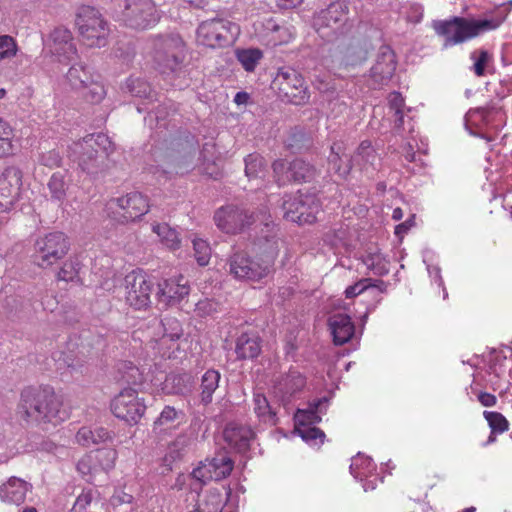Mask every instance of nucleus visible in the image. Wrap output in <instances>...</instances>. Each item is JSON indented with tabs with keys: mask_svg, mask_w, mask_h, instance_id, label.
<instances>
[{
	"mask_svg": "<svg viewBox=\"0 0 512 512\" xmlns=\"http://www.w3.org/2000/svg\"><path fill=\"white\" fill-rule=\"evenodd\" d=\"M17 416L27 425L47 429L56 427L70 417V409L60 395L49 386H28L20 393Z\"/></svg>",
	"mask_w": 512,
	"mask_h": 512,
	"instance_id": "f257e3e1",
	"label": "nucleus"
},
{
	"mask_svg": "<svg viewBox=\"0 0 512 512\" xmlns=\"http://www.w3.org/2000/svg\"><path fill=\"white\" fill-rule=\"evenodd\" d=\"M280 240H267L255 257L246 252H234L228 259L229 274L236 280L260 282L274 272L275 260L280 250Z\"/></svg>",
	"mask_w": 512,
	"mask_h": 512,
	"instance_id": "f03ea898",
	"label": "nucleus"
},
{
	"mask_svg": "<svg viewBox=\"0 0 512 512\" xmlns=\"http://www.w3.org/2000/svg\"><path fill=\"white\" fill-rule=\"evenodd\" d=\"M505 23V16H499L485 19H467L454 16L447 20L434 21L432 27L435 33L445 38V45L452 46L464 43L479 35L495 31Z\"/></svg>",
	"mask_w": 512,
	"mask_h": 512,
	"instance_id": "7ed1b4c3",
	"label": "nucleus"
},
{
	"mask_svg": "<svg viewBox=\"0 0 512 512\" xmlns=\"http://www.w3.org/2000/svg\"><path fill=\"white\" fill-rule=\"evenodd\" d=\"M111 142L105 134H90L73 143L71 150L81 170L95 175L106 168Z\"/></svg>",
	"mask_w": 512,
	"mask_h": 512,
	"instance_id": "20e7f679",
	"label": "nucleus"
},
{
	"mask_svg": "<svg viewBox=\"0 0 512 512\" xmlns=\"http://www.w3.org/2000/svg\"><path fill=\"white\" fill-rule=\"evenodd\" d=\"M75 28L81 41L88 47H103L110 33L108 21L90 5H81L75 12Z\"/></svg>",
	"mask_w": 512,
	"mask_h": 512,
	"instance_id": "39448f33",
	"label": "nucleus"
},
{
	"mask_svg": "<svg viewBox=\"0 0 512 512\" xmlns=\"http://www.w3.org/2000/svg\"><path fill=\"white\" fill-rule=\"evenodd\" d=\"M348 14L347 3L344 0H337L315 14L313 27L322 39L337 40L352 28Z\"/></svg>",
	"mask_w": 512,
	"mask_h": 512,
	"instance_id": "423d86ee",
	"label": "nucleus"
},
{
	"mask_svg": "<svg viewBox=\"0 0 512 512\" xmlns=\"http://www.w3.org/2000/svg\"><path fill=\"white\" fill-rule=\"evenodd\" d=\"M240 35L238 24L221 17L202 21L196 30V41L210 49H222L235 43Z\"/></svg>",
	"mask_w": 512,
	"mask_h": 512,
	"instance_id": "0eeeda50",
	"label": "nucleus"
},
{
	"mask_svg": "<svg viewBox=\"0 0 512 512\" xmlns=\"http://www.w3.org/2000/svg\"><path fill=\"white\" fill-rule=\"evenodd\" d=\"M70 250L68 236L60 231H54L39 237L34 245V263L47 269L63 259Z\"/></svg>",
	"mask_w": 512,
	"mask_h": 512,
	"instance_id": "6e6552de",
	"label": "nucleus"
},
{
	"mask_svg": "<svg viewBox=\"0 0 512 512\" xmlns=\"http://www.w3.org/2000/svg\"><path fill=\"white\" fill-rule=\"evenodd\" d=\"M120 20L135 30L154 27L160 20V13L153 0H123Z\"/></svg>",
	"mask_w": 512,
	"mask_h": 512,
	"instance_id": "1a4fd4ad",
	"label": "nucleus"
},
{
	"mask_svg": "<svg viewBox=\"0 0 512 512\" xmlns=\"http://www.w3.org/2000/svg\"><path fill=\"white\" fill-rule=\"evenodd\" d=\"M153 47L155 67L162 74L175 72L185 58L186 45L180 37H158Z\"/></svg>",
	"mask_w": 512,
	"mask_h": 512,
	"instance_id": "9d476101",
	"label": "nucleus"
},
{
	"mask_svg": "<svg viewBox=\"0 0 512 512\" xmlns=\"http://www.w3.org/2000/svg\"><path fill=\"white\" fill-rule=\"evenodd\" d=\"M116 208L110 217L121 224H128L140 220L150 210L149 198L138 191L113 198L108 202V209Z\"/></svg>",
	"mask_w": 512,
	"mask_h": 512,
	"instance_id": "9b49d317",
	"label": "nucleus"
},
{
	"mask_svg": "<svg viewBox=\"0 0 512 512\" xmlns=\"http://www.w3.org/2000/svg\"><path fill=\"white\" fill-rule=\"evenodd\" d=\"M124 300L134 310H147L151 305L153 282L141 269L132 270L124 278Z\"/></svg>",
	"mask_w": 512,
	"mask_h": 512,
	"instance_id": "f8f14e48",
	"label": "nucleus"
},
{
	"mask_svg": "<svg viewBox=\"0 0 512 512\" xmlns=\"http://www.w3.org/2000/svg\"><path fill=\"white\" fill-rule=\"evenodd\" d=\"M145 400L133 388H124L110 402L112 414L129 425H136L146 412Z\"/></svg>",
	"mask_w": 512,
	"mask_h": 512,
	"instance_id": "ddd939ff",
	"label": "nucleus"
},
{
	"mask_svg": "<svg viewBox=\"0 0 512 512\" xmlns=\"http://www.w3.org/2000/svg\"><path fill=\"white\" fill-rule=\"evenodd\" d=\"M282 208L286 220L298 224H312L317 219L321 205L315 195L298 193L287 196Z\"/></svg>",
	"mask_w": 512,
	"mask_h": 512,
	"instance_id": "4468645a",
	"label": "nucleus"
},
{
	"mask_svg": "<svg viewBox=\"0 0 512 512\" xmlns=\"http://www.w3.org/2000/svg\"><path fill=\"white\" fill-rule=\"evenodd\" d=\"M274 84L279 94L292 104L302 105L310 98L304 78L294 68H280L274 79Z\"/></svg>",
	"mask_w": 512,
	"mask_h": 512,
	"instance_id": "2eb2a0df",
	"label": "nucleus"
},
{
	"mask_svg": "<svg viewBox=\"0 0 512 512\" xmlns=\"http://www.w3.org/2000/svg\"><path fill=\"white\" fill-rule=\"evenodd\" d=\"M213 220L223 233L236 235L249 228L255 222V217L240 206L228 204L215 211Z\"/></svg>",
	"mask_w": 512,
	"mask_h": 512,
	"instance_id": "dca6fc26",
	"label": "nucleus"
},
{
	"mask_svg": "<svg viewBox=\"0 0 512 512\" xmlns=\"http://www.w3.org/2000/svg\"><path fill=\"white\" fill-rule=\"evenodd\" d=\"M23 173L15 166L6 167L0 174V212L10 210L18 201Z\"/></svg>",
	"mask_w": 512,
	"mask_h": 512,
	"instance_id": "f3484780",
	"label": "nucleus"
},
{
	"mask_svg": "<svg viewBox=\"0 0 512 512\" xmlns=\"http://www.w3.org/2000/svg\"><path fill=\"white\" fill-rule=\"evenodd\" d=\"M50 52L57 61L68 64L78 57L72 32L66 27H57L50 34Z\"/></svg>",
	"mask_w": 512,
	"mask_h": 512,
	"instance_id": "a211bd4d",
	"label": "nucleus"
},
{
	"mask_svg": "<svg viewBox=\"0 0 512 512\" xmlns=\"http://www.w3.org/2000/svg\"><path fill=\"white\" fill-rule=\"evenodd\" d=\"M233 470V461L227 456L215 457L193 469L191 475L201 483L211 480H221L230 475Z\"/></svg>",
	"mask_w": 512,
	"mask_h": 512,
	"instance_id": "6ab92c4d",
	"label": "nucleus"
},
{
	"mask_svg": "<svg viewBox=\"0 0 512 512\" xmlns=\"http://www.w3.org/2000/svg\"><path fill=\"white\" fill-rule=\"evenodd\" d=\"M189 293L190 286L188 280L182 275L165 279L158 284L159 302L167 306L180 303Z\"/></svg>",
	"mask_w": 512,
	"mask_h": 512,
	"instance_id": "aec40b11",
	"label": "nucleus"
},
{
	"mask_svg": "<svg viewBox=\"0 0 512 512\" xmlns=\"http://www.w3.org/2000/svg\"><path fill=\"white\" fill-rule=\"evenodd\" d=\"M223 437L231 448L238 452H245L254 438V432L245 425L229 424L224 429Z\"/></svg>",
	"mask_w": 512,
	"mask_h": 512,
	"instance_id": "412c9836",
	"label": "nucleus"
},
{
	"mask_svg": "<svg viewBox=\"0 0 512 512\" xmlns=\"http://www.w3.org/2000/svg\"><path fill=\"white\" fill-rule=\"evenodd\" d=\"M346 146L342 141H335L330 147L328 170L341 179H345L352 169V159L346 157Z\"/></svg>",
	"mask_w": 512,
	"mask_h": 512,
	"instance_id": "4be33fe9",
	"label": "nucleus"
},
{
	"mask_svg": "<svg viewBox=\"0 0 512 512\" xmlns=\"http://www.w3.org/2000/svg\"><path fill=\"white\" fill-rule=\"evenodd\" d=\"M328 326L335 345H343L351 340L355 326L350 316L346 314H333L328 319Z\"/></svg>",
	"mask_w": 512,
	"mask_h": 512,
	"instance_id": "5701e85b",
	"label": "nucleus"
},
{
	"mask_svg": "<svg viewBox=\"0 0 512 512\" xmlns=\"http://www.w3.org/2000/svg\"><path fill=\"white\" fill-rule=\"evenodd\" d=\"M30 484L26 481L11 477L0 486V499L9 505H20L25 501Z\"/></svg>",
	"mask_w": 512,
	"mask_h": 512,
	"instance_id": "b1692460",
	"label": "nucleus"
},
{
	"mask_svg": "<svg viewBox=\"0 0 512 512\" xmlns=\"http://www.w3.org/2000/svg\"><path fill=\"white\" fill-rule=\"evenodd\" d=\"M395 54L390 51H383L371 68V77L378 84H386L394 75L396 70Z\"/></svg>",
	"mask_w": 512,
	"mask_h": 512,
	"instance_id": "393cba45",
	"label": "nucleus"
},
{
	"mask_svg": "<svg viewBox=\"0 0 512 512\" xmlns=\"http://www.w3.org/2000/svg\"><path fill=\"white\" fill-rule=\"evenodd\" d=\"M326 397L313 400L307 409H298L295 414V428L311 426L321 421L320 413H324L328 407Z\"/></svg>",
	"mask_w": 512,
	"mask_h": 512,
	"instance_id": "a878e982",
	"label": "nucleus"
},
{
	"mask_svg": "<svg viewBox=\"0 0 512 512\" xmlns=\"http://www.w3.org/2000/svg\"><path fill=\"white\" fill-rule=\"evenodd\" d=\"M95 78L94 73L83 63L73 64L65 75L66 83L75 92L83 91Z\"/></svg>",
	"mask_w": 512,
	"mask_h": 512,
	"instance_id": "bb28decb",
	"label": "nucleus"
},
{
	"mask_svg": "<svg viewBox=\"0 0 512 512\" xmlns=\"http://www.w3.org/2000/svg\"><path fill=\"white\" fill-rule=\"evenodd\" d=\"M305 378L298 371H290L274 385V392L282 400L292 396L305 386Z\"/></svg>",
	"mask_w": 512,
	"mask_h": 512,
	"instance_id": "cd10ccee",
	"label": "nucleus"
},
{
	"mask_svg": "<svg viewBox=\"0 0 512 512\" xmlns=\"http://www.w3.org/2000/svg\"><path fill=\"white\" fill-rule=\"evenodd\" d=\"M104 502L95 489H84L77 496L71 512H102Z\"/></svg>",
	"mask_w": 512,
	"mask_h": 512,
	"instance_id": "c85d7f7f",
	"label": "nucleus"
},
{
	"mask_svg": "<svg viewBox=\"0 0 512 512\" xmlns=\"http://www.w3.org/2000/svg\"><path fill=\"white\" fill-rule=\"evenodd\" d=\"M117 379L127 384L141 385L147 379L148 373L145 368H140L131 360H122L117 366Z\"/></svg>",
	"mask_w": 512,
	"mask_h": 512,
	"instance_id": "c756f323",
	"label": "nucleus"
},
{
	"mask_svg": "<svg viewBox=\"0 0 512 512\" xmlns=\"http://www.w3.org/2000/svg\"><path fill=\"white\" fill-rule=\"evenodd\" d=\"M185 422V413L174 406L166 405L153 423L154 430L175 429Z\"/></svg>",
	"mask_w": 512,
	"mask_h": 512,
	"instance_id": "7c9ffc66",
	"label": "nucleus"
},
{
	"mask_svg": "<svg viewBox=\"0 0 512 512\" xmlns=\"http://www.w3.org/2000/svg\"><path fill=\"white\" fill-rule=\"evenodd\" d=\"M76 441L84 447L98 445L112 440L110 431L103 427L91 429L89 427H82L76 433Z\"/></svg>",
	"mask_w": 512,
	"mask_h": 512,
	"instance_id": "2f4dec72",
	"label": "nucleus"
},
{
	"mask_svg": "<svg viewBox=\"0 0 512 512\" xmlns=\"http://www.w3.org/2000/svg\"><path fill=\"white\" fill-rule=\"evenodd\" d=\"M264 28L270 33L269 42L273 46L286 44L294 37V29L292 26L279 25L273 18H269L265 21Z\"/></svg>",
	"mask_w": 512,
	"mask_h": 512,
	"instance_id": "473e14b6",
	"label": "nucleus"
},
{
	"mask_svg": "<svg viewBox=\"0 0 512 512\" xmlns=\"http://www.w3.org/2000/svg\"><path fill=\"white\" fill-rule=\"evenodd\" d=\"M152 231L158 236L159 242L168 250L176 251L181 247L179 233L167 223H155Z\"/></svg>",
	"mask_w": 512,
	"mask_h": 512,
	"instance_id": "72a5a7b5",
	"label": "nucleus"
},
{
	"mask_svg": "<svg viewBox=\"0 0 512 512\" xmlns=\"http://www.w3.org/2000/svg\"><path fill=\"white\" fill-rule=\"evenodd\" d=\"M68 187L66 173L60 171L54 172L47 183L51 200L57 202L59 206H62L67 196Z\"/></svg>",
	"mask_w": 512,
	"mask_h": 512,
	"instance_id": "f704fd0d",
	"label": "nucleus"
},
{
	"mask_svg": "<svg viewBox=\"0 0 512 512\" xmlns=\"http://www.w3.org/2000/svg\"><path fill=\"white\" fill-rule=\"evenodd\" d=\"M245 175L249 180L262 179L267 172V163L259 153H251L244 158Z\"/></svg>",
	"mask_w": 512,
	"mask_h": 512,
	"instance_id": "c9c22d12",
	"label": "nucleus"
},
{
	"mask_svg": "<svg viewBox=\"0 0 512 512\" xmlns=\"http://www.w3.org/2000/svg\"><path fill=\"white\" fill-rule=\"evenodd\" d=\"M483 417L491 429V433L488 437V443L494 442L496 440V435L503 434L509 430V421L502 413L497 411H484Z\"/></svg>",
	"mask_w": 512,
	"mask_h": 512,
	"instance_id": "e433bc0d",
	"label": "nucleus"
},
{
	"mask_svg": "<svg viewBox=\"0 0 512 512\" xmlns=\"http://www.w3.org/2000/svg\"><path fill=\"white\" fill-rule=\"evenodd\" d=\"M235 56L246 72H254L264 54L259 48H243L235 51Z\"/></svg>",
	"mask_w": 512,
	"mask_h": 512,
	"instance_id": "4c0bfd02",
	"label": "nucleus"
},
{
	"mask_svg": "<svg viewBox=\"0 0 512 512\" xmlns=\"http://www.w3.org/2000/svg\"><path fill=\"white\" fill-rule=\"evenodd\" d=\"M376 159L377 152L370 140H363L352 156L353 163L361 166L362 169L372 166Z\"/></svg>",
	"mask_w": 512,
	"mask_h": 512,
	"instance_id": "58836bf2",
	"label": "nucleus"
},
{
	"mask_svg": "<svg viewBox=\"0 0 512 512\" xmlns=\"http://www.w3.org/2000/svg\"><path fill=\"white\" fill-rule=\"evenodd\" d=\"M254 412L265 423L275 425L277 422L276 411L271 407L266 396L262 393H254Z\"/></svg>",
	"mask_w": 512,
	"mask_h": 512,
	"instance_id": "ea45409f",
	"label": "nucleus"
},
{
	"mask_svg": "<svg viewBox=\"0 0 512 512\" xmlns=\"http://www.w3.org/2000/svg\"><path fill=\"white\" fill-rule=\"evenodd\" d=\"M79 93L81 94L82 99L89 104H100L107 94L105 86L98 76Z\"/></svg>",
	"mask_w": 512,
	"mask_h": 512,
	"instance_id": "a19ab883",
	"label": "nucleus"
},
{
	"mask_svg": "<svg viewBox=\"0 0 512 512\" xmlns=\"http://www.w3.org/2000/svg\"><path fill=\"white\" fill-rule=\"evenodd\" d=\"M191 376L186 373H171L163 382V390L168 394L183 393L190 384Z\"/></svg>",
	"mask_w": 512,
	"mask_h": 512,
	"instance_id": "79ce46f5",
	"label": "nucleus"
},
{
	"mask_svg": "<svg viewBox=\"0 0 512 512\" xmlns=\"http://www.w3.org/2000/svg\"><path fill=\"white\" fill-rule=\"evenodd\" d=\"M14 130L11 125L0 117V158L14 153Z\"/></svg>",
	"mask_w": 512,
	"mask_h": 512,
	"instance_id": "37998d69",
	"label": "nucleus"
},
{
	"mask_svg": "<svg viewBox=\"0 0 512 512\" xmlns=\"http://www.w3.org/2000/svg\"><path fill=\"white\" fill-rule=\"evenodd\" d=\"M220 373L216 370H207L202 377L201 399L208 404L212 401V395L218 388Z\"/></svg>",
	"mask_w": 512,
	"mask_h": 512,
	"instance_id": "c03bdc74",
	"label": "nucleus"
},
{
	"mask_svg": "<svg viewBox=\"0 0 512 512\" xmlns=\"http://www.w3.org/2000/svg\"><path fill=\"white\" fill-rule=\"evenodd\" d=\"M261 339L256 332H242L236 340L235 352H260Z\"/></svg>",
	"mask_w": 512,
	"mask_h": 512,
	"instance_id": "a18cd8bd",
	"label": "nucleus"
},
{
	"mask_svg": "<svg viewBox=\"0 0 512 512\" xmlns=\"http://www.w3.org/2000/svg\"><path fill=\"white\" fill-rule=\"evenodd\" d=\"M316 169L302 159L292 161V182H306L314 178Z\"/></svg>",
	"mask_w": 512,
	"mask_h": 512,
	"instance_id": "49530a36",
	"label": "nucleus"
},
{
	"mask_svg": "<svg viewBox=\"0 0 512 512\" xmlns=\"http://www.w3.org/2000/svg\"><path fill=\"white\" fill-rule=\"evenodd\" d=\"M81 264L76 258L67 259L57 273V280L73 282L79 278Z\"/></svg>",
	"mask_w": 512,
	"mask_h": 512,
	"instance_id": "de8ad7c7",
	"label": "nucleus"
},
{
	"mask_svg": "<svg viewBox=\"0 0 512 512\" xmlns=\"http://www.w3.org/2000/svg\"><path fill=\"white\" fill-rule=\"evenodd\" d=\"M272 169L276 182L279 185H285L292 182V161L289 162L285 159L275 160L272 164Z\"/></svg>",
	"mask_w": 512,
	"mask_h": 512,
	"instance_id": "09e8293b",
	"label": "nucleus"
},
{
	"mask_svg": "<svg viewBox=\"0 0 512 512\" xmlns=\"http://www.w3.org/2000/svg\"><path fill=\"white\" fill-rule=\"evenodd\" d=\"M55 361L56 370L60 373L81 371L83 364L79 361L77 354H60L58 359Z\"/></svg>",
	"mask_w": 512,
	"mask_h": 512,
	"instance_id": "8fccbe9b",
	"label": "nucleus"
},
{
	"mask_svg": "<svg viewBox=\"0 0 512 512\" xmlns=\"http://www.w3.org/2000/svg\"><path fill=\"white\" fill-rule=\"evenodd\" d=\"M185 339L162 335L159 339L152 342L151 349L158 351H171L179 352L180 350L185 351L186 348L182 347V343Z\"/></svg>",
	"mask_w": 512,
	"mask_h": 512,
	"instance_id": "3c124183",
	"label": "nucleus"
},
{
	"mask_svg": "<svg viewBox=\"0 0 512 512\" xmlns=\"http://www.w3.org/2000/svg\"><path fill=\"white\" fill-rule=\"evenodd\" d=\"M300 437L310 445L318 446L323 444L325 433L314 426H305L295 428Z\"/></svg>",
	"mask_w": 512,
	"mask_h": 512,
	"instance_id": "603ef678",
	"label": "nucleus"
},
{
	"mask_svg": "<svg viewBox=\"0 0 512 512\" xmlns=\"http://www.w3.org/2000/svg\"><path fill=\"white\" fill-rule=\"evenodd\" d=\"M374 469L375 465L373 461L370 458L364 456L355 457L350 465L352 474L359 479L366 477Z\"/></svg>",
	"mask_w": 512,
	"mask_h": 512,
	"instance_id": "864d4df0",
	"label": "nucleus"
},
{
	"mask_svg": "<svg viewBox=\"0 0 512 512\" xmlns=\"http://www.w3.org/2000/svg\"><path fill=\"white\" fill-rule=\"evenodd\" d=\"M19 47L14 37L0 35V62L11 60L18 53Z\"/></svg>",
	"mask_w": 512,
	"mask_h": 512,
	"instance_id": "5fc2aeb1",
	"label": "nucleus"
},
{
	"mask_svg": "<svg viewBox=\"0 0 512 512\" xmlns=\"http://www.w3.org/2000/svg\"><path fill=\"white\" fill-rule=\"evenodd\" d=\"M194 257L200 266L209 264L211 258V247L209 243L201 238L193 239Z\"/></svg>",
	"mask_w": 512,
	"mask_h": 512,
	"instance_id": "6e6d98bb",
	"label": "nucleus"
},
{
	"mask_svg": "<svg viewBox=\"0 0 512 512\" xmlns=\"http://www.w3.org/2000/svg\"><path fill=\"white\" fill-rule=\"evenodd\" d=\"M364 263L377 275H385L389 272V261L386 260V258L383 257L380 253L368 255Z\"/></svg>",
	"mask_w": 512,
	"mask_h": 512,
	"instance_id": "4d7b16f0",
	"label": "nucleus"
},
{
	"mask_svg": "<svg viewBox=\"0 0 512 512\" xmlns=\"http://www.w3.org/2000/svg\"><path fill=\"white\" fill-rule=\"evenodd\" d=\"M127 88L133 96L140 98H149L152 93L150 84L139 78L129 79L127 81Z\"/></svg>",
	"mask_w": 512,
	"mask_h": 512,
	"instance_id": "13d9d810",
	"label": "nucleus"
},
{
	"mask_svg": "<svg viewBox=\"0 0 512 512\" xmlns=\"http://www.w3.org/2000/svg\"><path fill=\"white\" fill-rule=\"evenodd\" d=\"M405 106V100L399 92H392L389 95V107L395 112L396 125L402 126L404 120L403 108Z\"/></svg>",
	"mask_w": 512,
	"mask_h": 512,
	"instance_id": "bf43d9fd",
	"label": "nucleus"
},
{
	"mask_svg": "<svg viewBox=\"0 0 512 512\" xmlns=\"http://www.w3.org/2000/svg\"><path fill=\"white\" fill-rule=\"evenodd\" d=\"M194 311L201 318L212 316L219 311V303L214 299H202L196 303Z\"/></svg>",
	"mask_w": 512,
	"mask_h": 512,
	"instance_id": "052dcab7",
	"label": "nucleus"
},
{
	"mask_svg": "<svg viewBox=\"0 0 512 512\" xmlns=\"http://www.w3.org/2000/svg\"><path fill=\"white\" fill-rule=\"evenodd\" d=\"M376 280H373L371 278H363L360 279L358 282H356L353 285L348 286L345 289V297L347 299H352L360 294H362L364 291H366L370 287H376Z\"/></svg>",
	"mask_w": 512,
	"mask_h": 512,
	"instance_id": "680f3d73",
	"label": "nucleus"
},
{
	"mask_svg": "<svg viewBox=\"0 0 512 512\" xmlns=\"http://www.w3.org/2000/svg\"><path fill=\"white\" fill-rule=\"evenodd\" d=\"M163 334L183 339V328L181 322L175 317H165L162 320Z\"/></svg>",
	"mask_w": 512,
	"mask_h": 512,
	"instance_id": "e2e57ef3",
	"label": "nucleus"
},
{
	"mask_svg": "<svg viewBox=\"0 0 512 512\" xmlns=\"http://www.w3.org/2000/svg\"><path fill=\"white\" fill-rule=\"evenodd\" d=\"M472 59H475L473 65V71L475 75L481 77L485 74V67L487 63L491 60L492 56L488 53V51L484 49H480L471 55Z\"/></svg>",
	"mask_w": 512,
	"mask_h": 512,
	"instance_id": "0e129e2a",
	"label": "nucleus"
},
{
	"mask_svg": "<svg viewBox=\"0 0 512 512\" xmlns=\"http://www.w3.org/2000/svg\"><path fill=\"white\" fill-rule=\"evenodd\" d=\"M363 52L354 46L346 48L345 52L342 53L341 63L344 66H354L361 63L364 60Z\"/></svg>",
	"mask_w": 512,
	"mask_h": 512,
	"instance_id": "69168bd1",
	"label": "nucleus"
},
{
	"mask_svg": "<svg viewBox=\"0 0 512 512\" xmlns=\"http://www.w3.org/2000/svg\"><path fill=\"white\" fill-rule=\"evenodd\" d=\"M205 506L206 508H199L190 512H221L223 504L220 493L210 492L206 497Z\"/></svg>",
	"mask_w": 512,
	"mask_h": 512,
	"instance_id": "338daca9",
	"label": "nucleus"
},
{
	"mask_svg": "<svg viewBox=\"0 0 512 512\" xmlns=\"http://www.w3.org/2000/svg\"><path fill=\"white\" fill-rule=\"evenodd\" d=\"M39 163L50 169L58 168L62 164V157L59 151L52 149L42 153L39 157Z\"/></svg>",
	"mask_w": 512,
	"mask_h": 512,
	"instance_id": "774afa93",
	"label": "nucleus"
}]
</instances>
